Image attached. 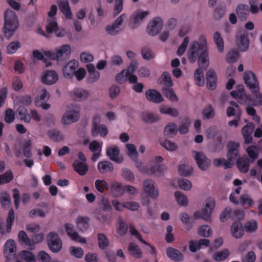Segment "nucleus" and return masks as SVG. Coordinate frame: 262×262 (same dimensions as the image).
Listing matches in <instances>:
<instances>
[{
    "mask_svg": "<svg viewBox=\"0 0 262 262\" xmlns=\"http://www.w3.org/2000/svg\"><path fill=\"white\" fill-rule=\"evenodd\" d=\"M166 254L170 259L177 261H182L184 258L183 255L179 250L172 247L166 249Z\"/></svg>",
    "mask_w": 262,
    "mask_h": 262,
    "instance_id": "obj_28",
    "label": "nucleus"
},
{
    "mask_svg": "<svg viewBox=\"0 0 262 262\" xmlns=\"http://www.w3.org/2000/svg\"><path fill=\"white\" fill-rule=\"evenodd\" d=\"M175 200L178 205L181 206H187L188 204V199L182 192L177 191L174 193Z\"/></svg>",
    "mask_w": 262,
    "mask_h": 262,
    "instance_id": "obj_41",
    "label": "nucleus"
},
{
    "mask_svg": "<svg viewBox=\"0 0 262 262\" xmlns=\"http://www.w3.org/2000/svg\"><path fill=\"white\" fill-rule=\"evenodd\" d=\"M244 80L247 86L252 93H256L259 91L258 82L253 72L251 71L246 72L244 74Z\"/></svg>",
    "mask_w": 262,
    "mask_h": 262,
    "instance_id": "obj_10",
    "label": "nucleus"
},
{
    "mask_svg": "<svg viewBox=\"0 0 262 262\" xmlns=\"http://www.w3.org/2000/svg\"><path fill=\"white\" fill-rule=\"evenodd\" d=\"M14 219L15 215L14 210L12 209H11L9 211L7 218L6 228L3 222L0 221V234H5L11 232Z\"/></svg>",
    "mask_w": 262,
    "mask_h": 262,
    "instance_id": "obj_15",
    "label": "nucleus"
},
{
    "mask_svg": "<svg viewBox=\"0 0 262 262\" xmlns=\"http://www.w3.org/2000/svg\"><path fill=\"white\" fill-rule=\"evenodd\" d=\"M129 254L134 257L140 259L143 257V253L140 247L135 243H132L128 247Z\"/></svg>",
    "mask_w": 262,
    "mask_h": 262,
    "instance_id": "obj_31",
    "label": "nucleus"
},
{
    "mask_svg": "<svg viewBox=\"0 0 262 262\" xmlns=\"http://www.w3.org/2000/svg\"><path fill=\"white\" fill-rule=\"evenodd\" d=\"M164 21L160 17H155L151 19L148 23L147 32L150 36H155L158 34L162 30Z\"/></svg>",
    "mask_w": 262,
    "mask_h": 262,
    "instance_id": "obj_5",
    "label": "nucleus"
},
{
    "mask_svg": "<svg viewBox=\"0 0 262 262\" xmlns=\"http://www.w3.org/2000/svg\"><path fill=\"white\" fill-rule=\"evenodd\" d=\"M231 233L233 237L236 238H241L244 235L243 224L240 222H235L231 226Z\"/></svg>",
    "mask_w": 262,
    "mask_h": 262,
    "instance_id": "obj_27",
    "label": "nucleus"
},
{
    "mask_svg": "<svg viewBox=\"0 0 262 262\" xmlns=\"http://www.w3.org/2000/svg\"><path fill=\"white\" fill-rule=\"evenodd\" d=\"M229 254L230 252L228 250L224 249L214 253L212 255V258L216 261H220L226 259Z\"/></svg>",
    "mask_w": 262,
    "mask_h": 262,
    "instance_id": "obj_48",
    "label": "nucleus"
},
{
    "mask_svg": "<svg viewBox=\"0 0 262 262\" xmlns=\"http://www.w3.org/2000/svg\"><path fill=\"white\" fill-rule=\"evenodd\" d=\"M122 29H119L113 23L107 25L105 28L106 32L110 35L116 36L120 33L122 31Z\"/></svg>",
    "mask_w": 262,
    "mask_h": 262,
    "instance_id": "obj_56",
    "label": "nucleus"
},
{
    "mask_svg": "<svg viewBox=\"0 0 262 262\" xmlns=\"http://www.w3.org/2000/svg\"><path fill=\"white\" fill-rule=\"evenodd\" d=\"M58 4L60 11L67 18H72V13L68 0H58Z\"/></svg>",
    "mask_w": 262,
    "mask_h": 262,
    "instance_id": "obj_29",
    "label": "nucleus"
},
{
    "mask_svg": "<svg viewBox=\"0 0 262 262\" xmlns=\"http://www.w3.org/2000/svg\"><path fill=\"white\" fill-rule=\"evenodd\" d=\"M124 187L121 183L115 181L111 183L108 189L113 195L118 196L124 193Z\"/></svg>",
    "mask_w": 262,
    "mask_h": 262,
    "instance_id": "obj_26",
    "label": "nucleus"
},
{
    "mask_svg": "<svg viewBox=\"0 0 262 262\" xmlns=\"http://www.w3.org/2000/svg\"><path fill=\"white\" fill-rule=\"evenodd\" d=\"M136 166L139 170L141 172L149 174H154L158 177L162 176L165 171V169L161 166H154L150 169H148L140 162H137Z\"/></svg>",
    "mask_w": 262,
    "mask_h": 262,
    "instance_id": "obj_12",
    "label": "nucleus"
},
{
    "mask_svg": "<svg viewBox=\"0 0 262 262\" xmlns=\"http://www.w3.org/2000/svg\"><path fill=\"white\" fill-rule=\"evenodd\" d=\"M145 96L148 100L155 103H159L163 102L164 100L161 94L155 90H148L146 91Z\"/></svg>",
    "mask_w": 262,
    "mask_h": 262,
    "instance_id": "obj_24",
    "label": "nucleus"
},
{
    "mask_svg": "<svg viewBox=\"0 0 262 262\" xmlns=\"http://www.w3.org/2000/svg\"><path fill=\"white\" fill-rule=\"evenodd\" d=\"M58 79L57 73L53 70H48L41 76V81L48 85L55 83Z\"/></svg>",
    "mask_w": 262,
    "mask_h": 262,
    "instance_id": "obj_19",
    "label": "nucleus"
},
{
    "mask_svg": "<svg viewBox=\"0 0 262 262\" xmlns=\"http://www.w3.org/2000/svg\"><path fill=\"white\" fill-rule=\"evenodd\" d=\"M95 218L100 221L103 225H109L112 222V217L107 213H104L100 209H96L94 212Z\"/></svg>",
    "mask_w": 262,
    "mask_h": 262,
    "instance_id": "obj_23",
    "label": "nucleus"
},
{
    "mask_svg": "<svg viewBox=\"0 0 262 262\" xmlns=\"http://www.w3.org/2000/svg\"><path fill=\"white\" fill-rule=\"evenodd\" d=\"M128 156L133 160H136L138 157V152L135 145L133 144H127L126 145Z\"/></svg>",
    "mask_w": 262,
    "mask_h": 262,
    "instance_id": "obj_57",
    "label": "nucleus"
},
{
    "mask_svg": "<svg viewBox=\"0 0 262 262\" xmlns=\"http://www.w3.org/2000/svg\"><path fill=\"white\" fill-rule=\"evenodd\" d=\"M13 177V172L11 170L0 174V185L9 183L12 180Z\"/></svg>",
    "mask_w": 262,
    "mask_h": 262,
    "instance_id": "obj_55",
    "label": "nucleus"
},
{
    "mask_svg": "<svg viewBox=\"0 0 262 262\" xmlns=\"http://www.w3.org/2000/svg\"><path fill=\"white\" fill-rule=\"evenodd\" d=\"M194 78L196 84L202 86L204 84V77L203 71L198 69L194 72Z\"/></svg>",
    "mask_w": 262,
    "mask_h": 262,
    "instance_id": "obj_63",
    "label": "nucleus"
},
{
    "mask_svg": "<svg viewBox=\"0 0 262 262\" xmlns=\"http://www.w3.org/2000/svg\"><path fill=\"white\" fill-rule=\"evenodd\" d=\"M19 242L22 244L26 246L30 250L33 249V244H32L31 240L28 238V235L24 231H20L18 234Z\"/></svg>",
    "mask_w": 262,
    "mask_h": 262,
    "instance_id": "obj_35",
    "label": "nucleus"
},
{
    "mask_svg": "<svg viewBox=\"0 0 262 262\" xmlns=\"http://www.w3.org/2000/svg\"><path fill=\"white\" fill-rule=\"evenodd\" d=\"M197 232L199 235L205 237H209L212 234L211 227L208 225L200 226L198 228Z\"/></svg>",
    "mask_w": 262,
    "mask_h": 262,
    "instance_id": "obj_54",
    "label": "nucleus"
},
{
    "mask_svg": "<svg viewBox=\"0 0 262 262\" xmlns=\"http://www.w3.org/2000/svg\"><path fill=\"white\" fill-rule=\"evenodd\" d=\"M0 201L3 207L8 208L10 205V196L6 192L0 194Z\"/></svg>",
    "mask_w": 262,
    "mask_h": 262,
    "instance_id": "obj_61",
    "label": "nucleus"
},
{
    "mask_svg": "<svg viewBox=\"0 0 262 262\" xmlns=\"http://www.w3.org/2000/svg\"><path fill=\"white\" fill-rule=\"evenodd\" d=\"M47 243L49 249L53 252H58L62 248V243L57 233L50 232L47 236Z\"/></svg>",
    "mask_w": 262,
    "mask_h": 262,
    "instance_id": "obj_6",
    "label": "nucleus"
},
{
    "mask_svg": "<svg viewBox=\"0 0 262 262\" xmlns=\"http://www.w3.org/2000/svg\"><path fill=\"white\" fill-rule=\"evenodd\" d=\"M16 245L14 241L9 239L4 246V254L6 258V262H12L16 252Z\"/></svg>",
    "mask_w": 262,
    "mask_h": 262,
    "instance_id": "obj_7",
    "label": "nucleus"
},
{
    "mask_svg": "<svg viewBox=\"0 0 262 262\" xmlns=\"http://www.w3.org/2000/svg\"><path fill=\"white\" fill-rule=\"evenodd\" d=\"M75 222L77 227L82 232L89 228V218L88 217L79 216L76 219Z\"/></svg>",
    "mask_w": 262,
    "mask_h": 262,
    "instance_id": "obj_39",
    "label": "nucleus"
},
{
    "mask_svg": "<svg viewBox=\"0 0 262 262\" xmlns=\"http://www.w3.org/2000/svg\"><path fill=\"white\" fill-rule=\"evenodd\" d=\"M78 67V63L75 60L69 61L62 69L64 76L72 78L75 74L76 70Z\"/></svg>",
    "mask_w": 262,
    "mask_h": 262,
    "instance_id": "obj_20",
    "label": "nucleus"
},
{
    "mask_svg": "<svg viewBox=\"0 0 262 262\" xmlns=\"http://www.w3.org/2000/svg\"><path fill=\"white\" fill-rule=\"evenodd\" d=\"M149 13L148 11H143L141 9L134 12L130 17L129 24L131 27L135 28L139 26Z\"/></svg>",
    "mask_w": 262,
    "mask_h": 262,
    "instance_id": "obj_9",
    "label": "nucleus"
},
{
    "mask_svg": "<svg viewBox=\"0 0 262 262\" xmlns=\"http://www.w3.org/2000/svg\"><path fill=\"white\" fill-rule=\"evenodd\" d=\"M33 143L31 140H27L23 142L21 145L23 155L27 158H31L32 156V148Z\"/></svg>",
    "mask_w": 262,
    "mask_h": 262,
    "instance_id": "obj_36",
    "label": "nucleus"
},
{
    "mask_svg": "<svg viewBox=\"0 0 262 262\" xmlns=\"http://www.w3.org/2000/svg\"><path fill=\"white\" fill-rule=\"evenodd\" d=\"M95 187L99 192H103L105 190H108V183L104 180H97L95 182Z\"/></svg>",
    "mask_w": 262,
    "mask_h": 262,
    "instance_id": "obj_53",
    "label": "nucleus"
},
{
    "mask_svg": "<svg viewBox=\"0 0 262 262\" xmlns=\"http://www.w3.org/2000/svg\"><path fill=\"white\" fill-rule=\"evenodd\" d=\"M192 157L199 168L203 171L206 170L211 165L210 160L202 152L193 151Z\"/></svg>",
    "mask_w": 262,
    "mask_h": 262,
    "instance_id": "obj_8",
    "label": "nucleus"
},
{
    "mask_svg": "<svg viewBox=\"0 0 262 262\" xmlns=\"http://www.w3.org/2000/svg\"><path fill=\"white\" fill-rule=\"evenodd\" d=\"M215 206V199L212 198H207L205 201L201 211H197L194 213V219H198L201 218L206 221H209L211 219V215L214 210Z\"/></svg>",
    "mask_w": 262,
    "mask_h": 262,
    "instance_id": "obj_2",
    "label": "nucleus"
},
{
    "mask_svg": "<svg viewBox=\"0 0 262 262\" xmlns=\"http://www.w3.org/2000/svg\"><path fill=\"white\" fill-rule=\"evenodd\" d=\"M72 97L76 100H83L88 98V93L84 90L76 89L73 91Z\"/></svg>",
    "mask_w": 262,
    "mask_h": 262,
    "instance_id": "obj_47",
    "label": "nucleus"
},
{
    "mask_svg": "<svg viewBox=\"0 0 262 262\" xmlns=\"http://www.w3.org/2000/svg\"><path fill=\"white\" fill-rule=\"evenodd\" d=\"M116 80L119 83H122L126 80L134 83L137 82V77L136 75H130L129 72L124 70L116 75Z\"/></svg>",
    "mask_w": 262,
    "mask_h": 262,
    "instance_id": "obj_21",
    "label": "nucleus"
},
{
    "mask_svg": "<svg viewBox=\"0 0 262 262\" xmlns=\"http://www.w3.org/2000/svg\"><path fill=\"white\" fill-rule=\"evenodd\" d=\"M248 33L245 31H241L236 36V44L239 50L242 52L246 51L249 46Z\"/></svg>",
    "mask_w": 262,
    "mask_h": 262,
    "instance_id": "obj_13",
    "label": "nucleus"
},
{
    "mask_svg": "<svg viewBox=\"0 0 262 262\" xmlns=\"http://www.w3.org/2000/svg\"><path fill=\"white\" fill-rule=\"evenodd\" d=\"M236 12L239 17L246 18L249 12V7L246 5L239 4L236 8Z\"/></svg>",
    "mask_w": 262,
    "mask_h": 262,
    "instance_id": "obj_51",
    "label": "nucleus"
},
{
    "mask_svg": "<svg viewBox=\"0 0 262 262\" xmlns=\"http://www.w3.org/2000/svg\"><path fill=\"white\" fill-rule=\"evenodd\" d=\"M231 105V106H229L227 110V115L228 117H231L233 116H236L239 119L240 117L242 115V111L239 108V106L237 103L233 101L230 102Z\"/></svg>",
    "mask_w": 262,
    "mask_h": 262,
    "instance_id": "obj_32",
    "label": "nucleus"
},
{
    "mask_svg": "<svg viewBox=\"0 0 262 262\" xmlns=\"http://www.w3.org/2000/svg\"><path fill=\"white\" fill-rule=\"evenodd\" d=\"M58 27L56 18H48L46 29L49 33H51L55 31Z\"/></svg>",
    "mask_w": 262,
    "mask_h": 262,
    "instance_id": "obj_62",
    "label": "nucleus"
},
{
    "mask_svg": "<svg viewBox=\"0 0 262 262\" xmlns=\"http://www.w3.org/2000/svg\"><path fill=\"white\" fill-rule=\"evenodd\" d=\"M80 108L78 105L69 106L67 112L63 114L61 122L64 125H69L76 122L79 118Z\"/></svg>",
    "mask_w": 262,
    "mask_h": 262,
    "instance_id": "obj_4",
    "label": "nucleus"
},
{
    "mask_svg": "<svg viewBox=\"0 0 262 262\" xmlns=\"http://www.w3.org/2000/svg\"><path fill=\"white\" fill-rule=\"evenodd\" d=\"M178 170L180 175L187 177L192 173L193 168L188 163L181 162L179 165Z\"/></svg>",
    "mask_w": 262,
    "mask_h": 262,
    "instance_id": "obj_34",
    "label": "nucleus"
},
{
    "mask_svg": "<svg viewBox=\"0 0 262 262\" xmlns=\"http://www.w3.org/2000/svg\"><path fill=\"white\" fill-rule=\"evenodd\" d=\"M74 170L80 175H84L88 170V166L84 163L79 161H75L73 164Z\"/></svg>",
    "mask_w": 262,
    "mask_h": 262,
    "instance_id": "obj_43",
    "label": "nucleus"
},
{
    "mask_svg": "<svg viewBox=\"0 0 262 262\" xmlns=\"http://www.w3.org/2000/svg\"><path fill=\"white\" fill-rule=\"evenodd\" d=\"M20 257L26 262H36V257L32 252L24 250L20 253Z\"/></svg>",
    "mask_w": 262,
    "mask_h": 262,
    "instance_id": "obj_58",
    "label": "nucleus"
},
{
    "mask_svg": "<svg viewBox=\"0 0 262 262\" xmlns=\"http://www.w3.org/2000/svg\"><path fill=\"white\" fill-rule=\"evenodd\" d=\"M103 143L98 142L95 140L92 141L89 145V149L93 152L92 160L96 161L100 157L102 150Z\"/></svg>",
    "mask_w": 262,
    "mask_h": 262,
    "instance_id": "obj_25",
    "label": "nucleus"
},
{
    "mask_svg": "<svg viewBox=\"0 0 262 262\" xmlns=\"http://www.w3.org/2000/svg\"><path fill=\"white\" fill-rule=\"evenodd\" d=\"M245 228L247 232H254L258 228V223L255 220L247 222L245 224Z\"/></svg>",
    "mask_w": 262,
    "mask_h": 262,
    "instance_id": "obj_59",
    "label": "nucleus"
},
{
    "mask_svg": "<svg viewBox=\"0 0 262 262\" xmlns=\"http://www.w3.org/2000/svg\"><path fill=\"white\" fill-rule=\"evenodd\" d=\"M179 187L185 191L190 190L192 187V183L188 180L185 179H181L178 181Z\"/></svg>",
    "mask_w": 262,
    "mask_h": 262,
    "instance_id": "obj_64",
    "label": "nucleus"
},
{
    "mask_svg": "<svg viewBox=\"0 0 262 262\" xmlns=\"http://www.w3.org/2000/svg\"><path fill=\"white\" fill-rule=\"evenodd\" d=\"M177 126L176 124L172 123L168 124L164 130V135L168 138L172 137L177 134Z\"/></svg>",
    "mask_w": 262,
    "mask_h": 262,
    "instance_id": "obj_42",
    "label": "nucleus"
},
{
    "mask_svg": "<svg viewBox=\"0 0 262 262\" xmlns=\"http://www.w3.org/2000/svg\"><path fill=\"white\" fill-rule=\"evenodd\" d=\"M97 167L99 172L102 174L112 172L114 169L113 164L106 161L99 162L98 163Z\"/></svg>",
    "mask_w": 262,
    "mask_h": 262,
    "instance_id": "obj_37",
    "label": "nucleus"
},
{
    "mask_svg": "<svg viewBox=\"0 0 262 262\" xmlns=\"http://www.w3.org/2000/svg\"><path fill=\"white\" fill-rule=\"evenodd\" d=\"M202 50L201 42L193 41L191 42L187 51V57L191 63H194L198 57L199 51Z\"/></svg>",
    "mask_w": 262,
    "mask_h": 262,
    "instance_id": "obj_14",
    "label": "nucleus"
},
{
    "mask_svg": "<svg viewBox=\"0 0 262 262\" xmlns=\"http://www.w3.org/2000/svg\"><path fill=\"white\" fill-rule=\"evenodd\" d=\"M20 120L26 123H30L31 117L26 108L23 106H19L17 110Z\"/></svg>",
    "mask_w": 262,
    "mask_h": 262,
    "instance_id": "obj_46",
    "label": "nucleus"
},
{
    "mask_svg": "<svg viewBox=\"0 0 262 262\" xmlns=\"http://www.w3.org/2000/svg\"><path fill=\"white\" fill-rule=\"evenodd\" d=\"M213 163L215 166H223L225 169L231 168L234 164L231 161L225 159H216Z\"/></svg>",
    "mask_w": 262,
    "mask_h": 262,
    "instance_id": "obj_50",
    "label": "nucleus"
},
{
    "mask_svg": "<svg viewBox=\"0 0 262 262\" xmlns=\"http://www.w3.org/2000/svg\"><path fill=\"white\" fill-rule=\"evenodd\" d=\"M108 129L104 124H100L96 126H92V135L94 137H96L99 134L101 137H105L108 134Z\"/></svg>",
    "mask_w": 262,
    "mask_h": 262,
    "instance_id": "obj_33",
    "label": "nucleus"
},
{
    "mask_svg": "<svg viewBox=\"0 0 262 262\" xmlns=\"http://www.w3.org/2000/svg\"><path fill=\"white\" fill-rule=\"evenodd\" d=\"M140 119L145 123H151L158 121L159 117L157 115L149 112H142L140 114Z\"/></svg>",
    "mask_w": 262,
    "mask_h": 262,
    "instance_id": "obj_38",
    "label": "nucleus"
},
{
    "mask_svg": "<svg viewBox=\"0 0 262 262\" xmlns=\"http://www.w3.org/2000/svg\"><path fill=\"white\" fill-rule=\"evenodd\" d=\"M56 60L58 62L67 59L71 53V48L69 45H63L56 49Z\"/></svg>",
    "mask_w": 262,
    "mask_h": 262,
    "instance_id": "obj_16",
    "label": "nucleus"
},
{
    "mask_svg": "<svg viewBox=\"0 0 262 262\" xmlns=\"http://www.w3.org/2000/svg\"><path fill=\"white\" fill-rule=\"evenodd\" d=\"M106 153L112 161L118 163H120L123 161V158L119 156V148L116 145H112L108 146L106 148Z\"/></svg>",
    "mask_w": 262,
    "mask_h": 262,
    "instance_id": "obj_18",
    "label": "nucleus"
},
{
    "mask_svg": "<svg viewBox=\"0 0 262 262\" xmlns=\"http://www.w3.org/2000/svg\"><path fill=\"white\" fill-rule=\"evenodd\" d=\"M237 167L242 173H246L249 168V163L248 160L243 158L239 159L236 162Z\"/></svg>",
    "mask_w": 262,
    "mask_h": 262,
    "instance_id": "obj_49",
    "label": "nucleus"
},
{
    "mask_svg": "<svg viewBox=\"0 0 262 262\" xmlns=\"http://www.w3.org/2000/svg\"><path fill=\"white\" fill-rule=\"evenodd\" d=\"M49 98V94L45 90H41L35 99V103L36 105H40V102H45Z\"/></svg>",
    "mask_w": 262,
    "mask_h": 262,
    "instance_id": "obj_52",
    "label": "nucleus"
},
{
    "mask_svg": "<svg viewBox=\"0 0 262 262\" xmlns=\"http://www.w3.org/2000/svg\"><path fill=\"white\" fill-rule=\"evenodd\" d=\"M64 228L67 234L71 239L82 244L86 243V239L80 236L77 232L75 231L73 225L68 223L64 225Z\"/></svg>",
    "mask_w": 262,
    "mask_h": 262,
    "instance_id": "obj_17",
    "label": "nucleus"
},
{
    "mask_svg": "<svg viewBox=\"0 0 262 262\" xmlns=\"http://www.w3.org/2000/svg\"><path fill=\"white\" fill-rule=\"evenodd\" d=\"M143 190L151 199H156L159 196V191L155 183L149 179L143 182Z\"/></svg>",
    "mask_w": 262,
    "mask_h": 262,
    "instance_id": "obj_11",
    "label": "nucleus"
},
{
    "mask_svg": "<svg viewBox=\"0 0 262 262\" xmlns=\"http://www.w3.org/2000/svg\"><path fill=\"white\" fill-rule=\"evenodd\" d=\"M207 85L209 89L214 90L216 87V76L214 71L209 69L206 74Z\"/></svg>",
    "mask_w": 262,
    "mask_h": 262,
    "instance_id": "obj_30",
    "label": "nucleus"
},
{
    "mask_svg": "<svg viewBox=\"0 0 262 262\" xmlns=\"http://www.w3.org/2000/svg\"><path fill=\"white\" fill-rule=\"evenodd\" d=\"M213 41L217 47V50L220 53L224 51V42L221 34L216 32L213 35Z\"/></svg>",
    "mask_w": 262,
    "mask_h": 262,
    "instance_id": "obj_44",
    "label": "nucleus"
},
{
    "mask_svg": "<svg viewBox=\"0 0 262 262\" xmlns=\"http://www.w3.org/2000/svg\"><path fill=\"white\" fill-rule=\"evenodd\" d=\"M199 41L201 42L202 52L198 57V64L200 68L207 69L209 65V53L207 39L205 36H200Z\"/></svg>",
    "mask_w": 262,
    "mask_h": 262,
    "instance_id": "obj_3",
    "label": "nucleus"
},
{
    "mask_svg": "<svg viewBox=\"0 0 262 262\" xmlns=\"http://www.w3.org/2000/svg\"><path fill=\"white\" fill-rule=\"evenodd\" d=\"M4 20L3 32L7 38L10 39L18 28L19 21L15 13L10 9L5 11Z\"/></svg>",
    "mask_w": 262,
    "mask_h": 262,
    "instance_id": "obj_1",
    "label": "nucleus"
},
{
    "mask_svg": "<svg viewBox=\"0 0 262 262\" xmlns=\"http://www.w3.org/2000/svg\"><path fill=\"white\" fill-rule=\"evenodd\" d=\"M97 238L99 247L100 249H104L108 246V239L104 234L98 233Z\"/></svg>",
    "mask_w": 262,
    "mask_h": 262,
    "instance_id": "obj_60",
    "label": "nucleus"
},
{
    "mask_svg": "<svg viewBox=\"0 0 262 262\" xmlns=\"http://www.w3.org/2000/svg\"><path fill=\"white\" fill-rule=\"evenodd\" d=\"M159 112L162 114L168 115L173 117H177L179 114V111L177 109L165 105L160 106Z\"/></svg>",
    "mask_w": 262,
    "mask_h": 262,
    "instance_id": "obj_40",
    "label": "nucleus"
},
{
    "mask_svg": "<svg viewBox=\"0 0 262 262\" xmlns=\"http://www.w3.org/2000/svg\"><path fill=\"white\" fill-rule=\"evenodd\" d=\"M108 3H112L114 0H106ZM123 7V0H114V6L113 8V16H116L120 14Z\"/></svg>",
    "mask_w": 262,
    "mask_h": 262,
    "instance_id": "obj_45",
    "label": "nucleus"
},
{
    "mask_svg": "<svg viewBox=\"0 0 262 262\" xmlns=\"http://www.w3.org/2000/svg\"><path fill=\"white\" fill-rule=\"evenodd\" d=\"M231 95L234 98L238 100L241 103L247 102L248 99V96L246 95L243 85H239L235 91H233L230 93Z\"/></svg>",
    "mask_w": 262,
    "mask_h": 262,
    "instance_id": "obj_22",
    "label": "nucleus"
}]
</instances>
